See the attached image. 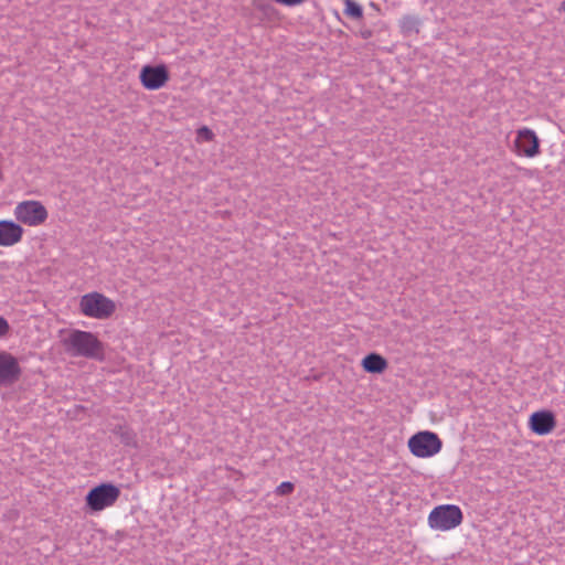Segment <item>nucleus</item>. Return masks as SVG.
Segmentation results:
<instances>
[{"label": "nucleus", "mask_w": 565, "mask_h": 565, "mask_svg": "<svg viewBox=\"0 0 565 565\" xmlns=\"http://www.w3.org/2000/svg\"><path fill=\"white\" fill-rule=\"evenodd\" d=\"M64 347L71 355L88 359H100L104 351L103 343L94 333L82 330H73L64 340Z\"/></svg>", "instance_id": "f257e3e1"}, {"label": "nucleus", "mask_w": 565, "mask_h": 565, "mask_svg": "<svg viewBox=\"0 0 565 565\" xmlns=\"http://www.w3.org/2000/svg\"><path fill=\"white\" fill-rule=\"evenodd\" d=\"M79 310L85 317L104 320L115 312L116 305L105 295L93 291L81 297Z\"/></svg>", "instance_id": "f03ea898"}, {"label": "nucleus", "mask_w": 565, "mask_h": 565, "mask_svg": "<svg viewBox=\"0 0 565 565\" xmlns=\"http://www.w3.org/2000/svg\"><path fill=\"white\" fill-rule=\"evenodd\" d=\"M462 519V511L458 505L441 504L430 511L427 522L431 530L447 532L459 526Z\"/></svg>", "instance_id": "7ed1b4c3"}, {"label": "nucleus", "mask_w": 565, "mask_h": 565, "mask_svg": "<svg viewBox=\"0 0 565 565\" xmlns=\"http://www.w3.org/2000/svg\"><path fill=\"white\" fill-rule=\"evenodd\" d=\"M13 215L19 224L36 227L47 220L49 212L42 202L25 200L15 205Z\"/></svg>", "instance_id": "20e7f679"}, {"label": "nucleus", "mask_w": 565, "mask_h": 565, "mask_svg": "<svg viewBox=\"0 0 565 565\" xmlns=\"http://www.w3.org/2000/svg\"><path fill=\"white\" fill-rule=\"evenodd\" d=\"M443 443L437 434L433 431H419L408 439L409 451L417 458H430L437 455Z\"/></svg>", "instance_id": "39448f33"}, {"label": "nucleus", "mask_w": 565, "mask_h": 565, "mask_svg": "<svg viewBox=\"0 0 565 565\" xmlns=\"http://www.w3.org/2000/svg\"><path fill=\"white\" fill-rule=\"evenodd\" d=\"M120 495V489L111 483H102L93 488L86 495L90 510L102 511L115 504Z\"/></svg>", "instance_id": "423d86ee"}, {"label": "nucleus", "mask_w": 565, "mask_h": 565, "mask_svg": "<svg viewBox=\"0 0 565 565\" xmlns=\"http://www.w3.org/2000/svg\"><path fill=\"white\" fill-rule=\"evenodd\" d=\"M515 152L518 156L533 158L540 152L539 138L534 130L529 128L520 129L514 140Z\"/></svg>", "instance_id": "0eeeda50"}, {"label": "nucleus", "mask_w": 565, "mask_h": 565, "mask_svg": "<svg viewBox=\"0 0 565 565\" xmlns=\"http://www.w3.org/2000/svg\"><path fill=\"white\" fill-rule=\"evenodd\" d=\"M140 82L145 88L156 90L166 85L169 81V73L164 65H146L140 72Z\"/></svg>", "instance_id": "6e6552de"}, {"label": "nucleus", "mask_w": 565, "mask_h": 565, "mask_svg": "<svg viewBox=\"0 0 565 565\" xmlns=\"http://www.w3.org/2000/svg\"><path fill=\"white\" fill-rule=\"evenodd\" d=\"M21 367L18 360L10 353L0 352V385H9L19 380Z\"/></svg>", "instance_id": "1a4fd4ad"}, {"label": "nucleus", "mask_w": 565, "mask_h": 565, "mask_svg": "<svg viewBox=\"0 0 565 565\" xmlns=\"http://www.w3.org/2000/svg\"><path fill=\"white\" fill-rule=\"evenodd\" d=\"M23 228L18 222L1 220L0 221V246L10 247L23 237Z\"/></svg>", "instance_id": "9d476101"}, {"label": "nucleus", "mask_w": 565, "mask_h": 565, "mask_svg": "<svg viewBox=\"0 0 565 565\" xmlns=\"http://www.w3.org/2000/svg\"><path fill=\"white\" fill-rule=\"evenodd\" d=\"M556 425L554 415L548 411L535 412L530 417V428L539 436L550 434Z\"/></svg>", "instance_id": "9b49d317"}, {"label": "nucleus", "mask_w": 565, "mask_h": 565, "mask_svg": "<svg viewBox=\"0 0 565 565\" xmlns=\"http://www.w3.org/2000/svg\"><path fill=\"white\" fill-rule=\"evenodd\" d=\"M361 365L367 373H382L387 367V361L377 353H370L363 358Z\"/></svg>", "instance_id": "f8f14e48"}, {"label": "nucleus", "mask_w": 565, "mask_h": 565, "mask_svg": "<svg viewBox=\"0 0 565 565\" xmlns=\"http://www.w3.org/2000/svg\"><path fill=\"white\" fill-rule=\"evenodd\" d=\"M345 8L344 13L353 19H361L363 15L362 7L353 0H343Z\"/></svg>", "instance_id": "ddd939ff"}, {"label": "nucleus", "mask_w": 565, "mask_h": 565, "mask_svg": "<svg viewBox=\"0 0 565 565\" xmlns=\"http://www.w3.org/2000/svg\"><path fill=\"white\" fill-rule=\"evenodd\" d=\"M418 24L419 21L415 17L407 15L401 20V29L405 33L418 32Z\"/></svg>", "instance_id": "4468645a"}, {"label": "nucleus", "mask_w": 565, "mask_h": 565, "mask_svg": "<svg viewBox=\"0 0 565 565\" xmlns=\"http://www.w3.org/2000/svg\"><path fill=\"white\" fill-rule=\"evenodd\" d=\"M294 491V483L289 481L281 482L275 490V492L279 495H286Z\"/></svg>", "instance_id": "2eb2a0df"}, {"label": "nucleus", "mask_w": 565, "mask_h": 565, "mask_svg": "<svg viewBox=\"0 0 565 565\" xmlns=\"http://www.w3.org/2000/svg\"><path fill=\"white\" fill-rule=\"evenodd\" d=\"M512 170L518 172L519 175L524 178H531L533 177V171L526 168H522L515 164H512Z\"/></svg>", "instance_id": "dca6fc26"}, {"label": "nucleus", "mask_w": 565, "mask_h": 565, "mask_svg": "<svg viewBox=\"0 0 565 565\" xmlns=\"http://www.w3.org/2000/svg\"><path fill=\"white\" fill-rule=\"evenodd\" d=\"M9 329H10V326L8 323V321L0 316V338L7 335V333L9 332Z\"/></svg>", "instance_id": "f3484780"}, {"label": "nucleus", "mask_w": 565, "mask_h": 565, "mask_svg": "<svg viewBox=\"0 0 565 565\" xmlns=\"http://www.w3.org/2000/svg\"><path fill=\"white\" fill-rule=\"evenodd\" d=\"M276 3L286 6V7H295L305 2V0H274Z\"/></svg>", "instance_id": "a211bd4d"}, {"label": "nucleus", "mask_w": 565, "mask_h": 565, "mask_svg": "<svg viewBox=\"0 0 565 565\" xmlns=\"http://www.w3.org/2000/svg\"><path fill=\"white\" fill-rule=\"evenodd\" d=\"M199 135L203 136L206 140H210L212 138V132L207 127L200 128Z\"/></svg>", "instance_id": "6ab92c4d"}, {"label": "nucleus", "mask_w": 565, "mask_h": 565, "mask_svg": "<svg viewBox=\"0 0 565 565\" xmlns=\"http://www.w3.org/2000/svg\"><path fill=\"white\" fill-rule=\"evenodd\" d=\"M562 10L565 12V1L562 3Z\"/></svg>", "instance_id": "aec40b11"}]
</instances>
